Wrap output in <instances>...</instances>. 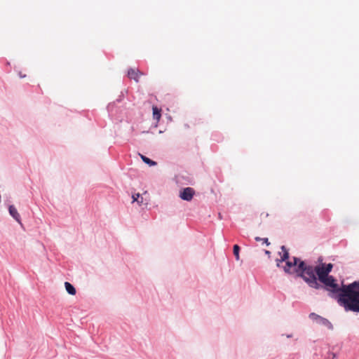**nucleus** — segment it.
Here are the masks:
<instances>
[{"mask_svg": "<svg viewBox=\"0 0 359 359\" xmlns=\"http://www.w3.org/2000/svg\"><path fill=\"white\" fill-rule=\"evenodd\" d=\"M255 240L257 241H262V242H263V243H265L266 245H270V243L269 242V240L266 238H262L260 237H255Z\"/></svg>", "mask_w": 359, "mask_h": 359, "instance_id": "obj_15", "label": "nucleus"}, {"mask_svg": "<svg viewBox=\"0 0 359 359\" xmlns=\"http://www.w3.org/2000/svg\"><path fill=\"white\" fill-rule=\"evenodd\" d=\"M152 110L154 119H155L156 121H158L161 117V110L159 109L157 107H153Z\"/></svg>", "mask_w": 359, "mask_h": 359, "instance_id": "obj_11", "label": "nucleus"}, {"mask_svg": "<svg viewBox=\"0 0 359 359\" xmlns=\"http://www.w3.org/2000/svg\"><path fill=\"white\" fill-rule=\"evenodd\" d=\"M194 194L195 191L194 189L187 187L180 191V197L184 201H190L193 198Z\"/></svg>", "mask_w": 359, "mask_h": 359, "instance_id": "obj_6", "label": "nucleus"}, {"mask_svg": "<svg viewBox=\"0 0 359 359\" xmlns=\"http://www.w3.org/2000/svg\"><path fill=\"white\" fill-rule=\"evenodd\" d=\"M339 299V304L346 311L359 312V281L348 284L342 291Z\"/></svg>", "mask_w": 359, "mask_h": 359, "instance_id": "obj_1", "label": "nucleus"}, {"mask_svg": "<svg viewBox=\"0 0 359 359\" xmlns=\"http://www.w3.org/2000/svg\"><path fill=\"white\" fill-rule=\"evenodd\" d=\"M140 75H142V73L137 69L131 68L128 71V77L131 79H134L137 82Z\"/></svg>", "mask_w": 359, "mask_h": 359, "instance_id": "obj_8", "label": "nucleus"}, {"mask_svg": "<svg viewBox=\"0 0 359 359\" xmlns=\"http://www.w3.org/2000/svg\"><path fill=\"white\" fill-rule=\"evenodd\" d=\"M10 215L18 222L21 223L20 216L18 213L17 209L14 207V205H11L8 208Z\"/></svg>", "mask_w": 359, "mask_h": 359, "instance_id": "obj_9", "label": "nucleus"}, {"mask_svg": "<svg viewBox=\"0 0 359 359\" xmlns=\"http://www.w3.org/2000/svg\"><path fill=\"white\" fill-rule=\"evenodd\" d=\"M239 251H240L239 246L238 245H233V254L236 257V260L239 259Z\"/></svg>", "mask_w": 359, "mask_h": 359, "instance_id": "obj_14", "label": "nucleus"}, {"mask_svg": "<svg viewBox=\"0 0 359 359\" xmlns=\"http://www.w3.org/2000/svg\"><path fill=\"white\" fill-rule=\"evenodd\" d=\"M281 250H282L283 255H281L280 259L276 260L277 266H278V267L280 266L281 262H285V261L290 259L289 252H288L287 248H285V246H284V245L281 246Z\"/></svg>", "mask_w": 359, "mask_h": 359, "instance_id": "obj_7", "label": "nucleus"}, {"mask_svg": "<svg viewBox=\"0 0 359 359\" xmlns=\"http://www.w3.org/2000/svg\"><path fill=\"white\" fill-rule=\"evenodd\" d=\"M140 197V194L133 196V202L137 201L139 204L142 203V201H139V198Z\"/></svg>", "mask_w": 359, "mask_h": 359, "instance_id": "obj_17", "label": "nucleus"}, {"mask_svg": "<svg viewBox=\"0 0 359 359\" xmlns=\"http://www.w3.org/2000/svg\"><path fill=\"white\" fill-rule=\"evenodd\" d=\"M20 76L21 78H24V77H25V75H23V74H20Z\"/></svg>", "mask_w": 359, "mask_h": 359, "instance_id": "obj_19", "label": "nucleus"}, {"mask_svg": "<svg viewBox=\"0 0 359 359\" xmlns=\"http://www.w3.org/2000/svg\"><path fill=\"white\" fill-rule=\"evenodd\" d=\"M298 276L301 277L311 287L320 289L322 285L318 283L316 276V267L306 264L304 261L298 264Z\"/></svg>", "mask_w": 359, "mask_h": 359, "instance_id": "obj_2", "label": "nucleus"}, {"mask_svg": "<svg viewBox=\"0 0 359 359\" xmlns=\"http://www.w3.org/2000/svg\"><path fill=\"white\" fill-rule=\"evenodd\" d=\"M331 355H332V358H334L335 357L334 354L332 353Z\"/></svg>", "mask_w": 359, "mask_h": 359, "instance_id": "obj_20", "label": "nucleus"}, {"mask_svg": "<svg viewBox=\"0 0 359 359\" xmlns=\"http://www.w3.org/2000/svg\"><path fill=\"white\" fill-rule=\"evenodd\" d=\"M315 267H316V273L318 276L317 279L318 280H320L323 278L326 277L327 276L329 275V273L331 272V271L333 268V264L331 263H330V264L323 263V264L316 266Z\"/></svg>", "mask_w": 359, "mask_h": 359, "instance_id": "obj_4", "label": "nucleus"}, {"mask_svg": "<svg viewBox=\"0 0 359 359\" xmlns=\"http://www.w3.org/2000/svg\"><path fill=\"white\" fill-rule=\"evenodd\" d=\"M318 323L320 324L324 325L330 328L332 327V324L328 321V320H327L324 318L321 317Z\"/></svg>", "mask_w": 359, "mask_h": 359, "instance_id": "obj_13", "label": "nucleus"}, {"mask_svg": "<svg viewBox=\"0 0 359 359\" xmlns=\"http://www.w3.org/2000/svg\"><path fill=\"white\" fill-rule=\"evenodd\" d=\"M309 318L312 320H316L317 322H318V320H320V318H321V316L314 313H311L310 315H309Z\"/></svg>", "mask_w": 359, "mask_h": 359, "instance_id": "obj_16", "label": "nucleus"}, {"mask_svg": "<svg viewBox=\"0 0 359 359\" xmlns=\"http://www.w3.org/2000/svg\"><path fill=\"white\" fill-rule=\"evenodd\" d=\"M141 158L144 163L149 165L150 166L156 165V163L155 161L151 160L150 158H149L143 155H141Z\"/></svg>", "mask_w": 359, "mask_h": 359, "instance_id": "obj_12", "label": "nucleus"}, {"mask_svg": "<svg viewBox=\"0 0 359 359\" xmlns=\"http://www.w3.org/2000/svg\"><path fill=\"white\" fill-rule=\"evenodd\" d=\"M139 201H142V198H141V199H139Z\"/></svg>", "mask_w": 359, "mask_h": 359, "instance_id": "obj_21", "label": "nucleus"}, {"mask_svg": "<svg viewBox=\"0 0 359 359\" xmlns=\"http://www.w3.org/2000/svg\"><path fill=\"white\" fill-rule=\"evenodd\" d=\"M299 262H302L297 257H292L291 259L285 261V266L283 267V270L287 273H297L298 274L299 267L298 264Z\"/></svg>", "mask_w": 359, "mask_h": 359, "instance_id": "obj_5", "label": "nucleus"}, {"mask_svg": "<svg viewBox=\"0 0 359 359\" xmlns=\"http://www.w3.org/2000/svg\"><path fill=\"white\" fill-rule=\"evenodd\" d=\"M65 287L67 292L69 294H71V295L76 294V289L71 283H69V282H65Z\"/></svg>", "mask_w": 359, "mask_h": 359, "instance_id": "obj_10", "label": "nucleus"}, {"mask_svg": "<svg viewBox=\"0 0 359 359\" xmlns=\"http://www.w3.org/2000/svg\"><path fill=\"white\" fill-rule=\"evenodd\" d=\"M320 283L323 284L321 288H324L330 292V296L332 298L337 299L339 304V299L342 291L348 285H342L340 287L337 283L336 279L332 276H327L319 280Z\"/></svg>", "mask_w": 359, "mask_h": 359, "instance_id": "obj_3", "label": "nucleus"}, {"mask_svg": "<svg viewBox=\"0 0 359 359\" xmlns=\"http://www.w3.org/2000/svg\"><path fill=\"white\" fill-rule=\"evenodd\" d=\"M270 253H271V252H270V251H269V250H265V254H266V255H270Z\"/></svg>", "mask_w": 359, "mask_h": 359, "instance_id": "obj_18", "label": "nucleus"}]
</instances>
